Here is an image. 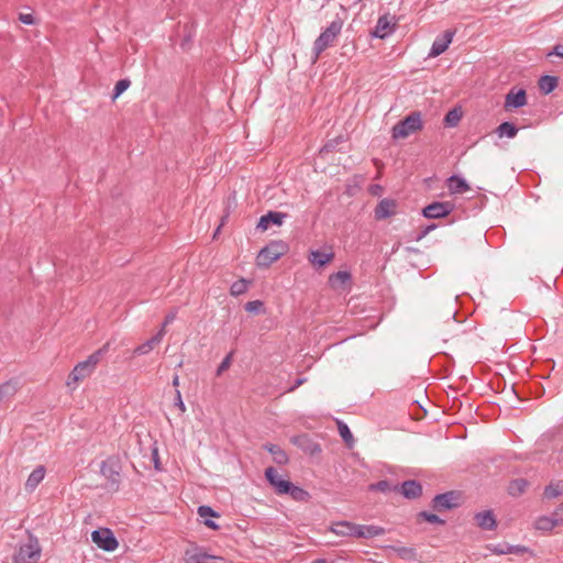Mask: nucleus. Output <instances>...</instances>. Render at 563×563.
Returning <instances> with one entry per match:
<instances>
[{
	"label": "nucleus",
	"mask_w": 563,
	"mask_h": 563,
	"mask_svg": "<svg viewBox=\"0 0 563 563\" xmlns=\"http://www.w3.org/2000/svg\"><path fill=\"white\" fill-rule=\"evenodd\" d=\"M42 556V545L37 537L27 534L25 542L18 545L13 554V563H38Z\"/></svg>",
	"instance_id": "1"
},
{
	"label": "nucleus",
	"mask_w": 563,
	"mask_h": 563,
	"mask_svg": "<svg viewBox=\"0 0 563 563\" xmlns=\"http://www.w3.org/2000/svg\"><path fill=\"white\" fill-rule=\"evenodd\" d=\"M101 356L102 351L98 350L89 355L86 361L78 363L68 375L66 385L71 388H76L80 382L93 373L97 364L101 360Z\"/></svg>",
	"instance_id": "2"
},
{
	"label": "nucleus",
	"mask_w": 563,
	"mask_h": 563,
	"mask_svg": "<svg viewBox=\"0 0 563 563\" xmlns=\"http://www.w3.org/2000/svg\"><path fill=\"white\" fill-rule=\"evenodd\" d=\"M265 477L275 488L277 494H290L294 498L299 499L305 495V490L294 486L289 481L285 479L274 467H267Z\"/></svg>",
	"instance_id": "3"
},
{
	"label": "nucleus",
	"mask_w": 563,
	"mask_h": 563,
	"mask_svg": "<svg viewBox=\"0 0 563 563\" xmlns=\"http://www.w3.org/2000/svg\"><path fill=\"white\" fill-rule=\"evenodd\" d=\"M288 247L282 241H273L262 249L256 257V264L260 267H269L274 262L280 258Z\"/></svg>",
	"instance_id": "4"
},
{
	"label": "nucleus",
	"mask_w": 563,
	"mask_h": 563,
	"mask_svg": "<svg viewBox=\"0 0 563 563\" xmlns=\"http://www.w3.org/2000/svg\"><path fill=\"white\" fill-rule=\"evenodd\" d=\"M342 21L336 20L333 21L314 41L313 51H314V60L319 57V55L327 49L329 46L333 45L334 41L339 36L342 30Z\"/></svg>",
	"instance_id": "5"
},
{
	"label": "nucleus",
	"mask_w": 563,
	"mask_h": 563,
	"mask_svg": "<svg viewBox=\"0 0 563 563\" xmlns=\"http://www.w3.org/2000/svg\"><path fill=\"white\" fill-rule=\"evenodd\" d=\"M422 129V119L419 112H413L393 128L394 139H406Z\"/></svg>",
	"instance_id": "6"
},
{
	"label": "nucleus",
	"mask_w": 563,
	"mask_h": 563,
	"mask_svg": "<svg viewBox=\"0 0 563 563\" xmlns=\"http://www.w3.org/2000/svg\"><path fill=\"white\" fill-rule=\"evenodd\" d=\"M92 542L106 552H114L119 548V541L109 528H99L91 533Z\"/></svg>",
	"instance_id": "7"
},
{
	"label": "nucleus",
	"mask_w": 563,
	"mask_h": 563,
	"mask_svg": "<svg viewBox=\"0 0 563 563\" xmlns=\"http://www.w3.org/2000/svg\"><path fill=\"white\" fill-rule=\"evenodd\" d=\"M329 531L336 537L357 538V525L346 520L332 521Z\"/></svg>",
	"instance_id": "8"
},
{
	"label": "nucleus",
	"mask_w": 563,
	"mask_h": 563,
	"mask_svg": "<svg viewBox=\"0 0 563 563\" xmlns=\"http://www.w3.org/2000/svg\"><path fill=\"white\" fill-rule=\"evenodd\" d=\"M533 529L543 533L550 534L555 528L563 526V518H555L551 516H539L534 519Z\"/></svg>",
	"instance_id": "9"
},
{
	"label": "nucleus",
	"mask_w": 563,
	"mask_h": 563,
	"mask_svg": "<svg viewBox=\"0 0 563 563\" xmlns=\"http://www.w3.org/2000/svg\"><path fill=\"white\" fill-rule=\"evenodd\" d=\"M461 497L459 494L454 492H449L445 494H441L434 497L433 499V508L437 511L449 510L455 508L460 505Z\"/></svg>",
	"instance_id": "10"
},
{
	"label": "nucleus",
	"mask_w": 563,
	"mask_h": 563,
	"mask_svg": "<svg viewBox=\"0 0 563 563\" xmlns=\"http://www.w3.org/2000/svg\"><path fill=\"white\" fill-rule=\"evenodd\" d=\"M455 32L452 30H446L442 35H440L432 44V47L429 53V57L434 58L442 53H444L450 44L453 41Z\"/></svg>",
	"instance_id": "11"
},
{
	"label": "nucleus",
	"mask_w": 563,
	"mask_h": 563,
	"mask_svg": "<svg viewBox=\"0 0 563 563\" xmlns=\"http://www.w3.org/2000/svg\"><path fill=\"white\" fill-rule=\"evenodd\" d=\"M185 560L186 563H217L216 561H223V558L210 555L202 549H194L186 551Z\"/></svg>",
	"instance_id": "12"
},
{
	"label": "nucleus",
	"mask_w": 563,
	"mask_h": 563,
	"mask_svg": "<svg viewBox=\"0 0 563 563\" xmlns=\"http://www.w3.org/2000/svg\"><path fill=\"white\" fill-rule=\"evenodd\" d=\"M395 26L396 22L394 16L385 14L378 19L373 35L378 38H385L395 30Z\"/></svg>",
	"instance_id": "13"
},
{
	"label": "nucleus",
	"mask_w": 563,
	"mask_h": 563,
	"mask_svg": "<svg viewBox=\"0 0 563 563\" xmlns=\"http://www.w3.org/2000/svg\"><path fill=\"white\" fill-rule=\"evenodd\" d=\"M453 209L451 202H433L423 209V216L438 219L448 216Z\"/></svg>",
	"instance_id": "14"
},
{
	"label": "nucleus",
	"mask_w": 563,
	"mask_h": 563,
	"mask_svg": "<svg viewBox=\"0 0 563 563\" xmlns=\"http://www.w3.org/2000/svg\"><path fill=\"white\" fill-rule=\"evenodd\" d=\"M351 274L346 271H340L329 276V285L335 291H345L350 288Z\"/></svg>",
	"instance_id": "15"
},
{
	"label": "nucleus",
	"mask_w": 563,
	"mask_h": 563,
	"mask_svg": "<svg viewBox=\"0 0 563 563\" xmlns=\"http://www.w3.org/2000/svg\"><path fill=\"white\" fill-rule=\"evenodd\" d=\"M526 103H527L526 91L523 89H519V90L511 89L506 95L504 107L506 110H511V109L523 107Z\"/></svg>",
	"instance_id": "16"
},
{
	"label": "nucleus",
	"mask_w": 563,
	"mask_h": 563,
	"mask_svg": "<svg viewBox=\"0 0 563 563\" xmlns=\"http://www.w3.org/2000/svg\"><path fill=\"white\" fill-rule=\"evenodd\" d=\"M46 475V468L43 465H37L29 475L24 483V489L27 493H33L37 486L43 482Z\"/></svg>",
	"instance_id": "17"
},
{
	"label": "nucleus",
	"mask_w": 563,
	"mask_h": 563,
	"mask_svg": "<svg viewBox=\"0 0 563 563\" xmlns=\"http://www.w3.org/2000/svg\"><path fill=\"white\" fill-rule=\"evenodd\" d=\"M165 335V330L161 329L157 334H155L153 338L144 342L143 344L139 345L134 349L133 354L134 355H146L150 352H152L163 340V336Z\"/></svg>",
	"instance_id": "18"
},
{
	"label": "nucleus",
	"mask_w": 563,
	"mask_h": 563,
	"mask_svg": "<svg viewBox=\"0 0 563 563\" xmlns=\"http://www.w3.org/2000/svg\"><path fill=\"white\" fill-rule=\"evenodd\" d=\"M198 515L202 519V523L212 530H218L220 527L216 523L213 518H219L220 515L216 512L211 507L209 506H200L198 508Z\"/></svg>",
	"instance_id": "19"
},
{
	"label": "nucleus",
	"mask_w": 563,
	"mask_h": 563,
	"mask_svg": "<svg viewBox=\"0 0 563 563\" xmlns=\"http://www.w3.org/2000/svg\"><path fill=\"white\" fill-rule=\"evenodd\" d=\"M334 258L333 252H321V251H311L309 253L308 260L311 265L314 267H323L327 264H330Z\"/></svg>",
	"instance_id": "20"
},
{
	"label": "nucleus",
	"mask_w": 563,
	"mask_h": 563,
	"mask_svg": "<svg viewBox=\"0 0 563 563\" xmlns=\"http://www.w3.org/2000/svg\"><path fill=\"white\" fill-rule=\"evenodd\" d=\"M474 520L476 526L484 530H493L496 527V519L490 510L476 514Z\"/></svg>",
	"instance_id": "21"
},
{
	"label": "nucleus",
	"mask_w": 563,
	"mask_h": 563,
	"mask_svg": "<svg viewBox=\"0 0 563 563\" xmlns=\"http://www.w3.org/2000/svg\"><path fill=\"white\" fill-rule=\"evenodd\" d=\"M101 474L110 479L112 483H118L120 478L118 463L112 460H107L101 464Z\"/></svg>",
	"instance_id": "22"
},
{
	"label": "nucleus",
	"mask_w": 563,
	"mask_h": 563,
	"mask_svg": "<svg viewBox=\"0 0 563 563\" xmlns=\"http://www.w3.org/2000/svg\"><path fill=\"white\" fill-rule=\"evenodd\" d=\"M284 214L279 212H269L263 217H261L257 228L266 231L271 223L280 225L283 223Z\"/></svg>",
	"instance_id": "23"
},
{
	"label": "nucleus",
	"mask_w": 563,
	"mask_h": 563,
	"mask_svg": "<svg viewBox=\"0 0 563 563\" xmlns=\"http://www.w3.org/2000/svg\"><path fill=\"white\" fill-rule=\"evenodd\" d=\"M448 188L451 194H464L470 190L468 184L459 176H452L448 179Z\"/></svg>",
	"instance_id": "24"
},
{
	"label": "nucleus",
	"mask_w": 563,
	"mask_h": 563,
	"mask_svg": "<svg viewBox=\"0 0 563 563\" xmlns=\"http://www.w3.org/2000/svg\"><path fill=\"white\" fill-rule=\"evenodd\" d=\"M396 203L393 200H382L375 209V217L377 219H385L395 212Z\"/></svg>",
	"instance_id": "25"
},
{
	"label": "nucleus",
	"mask_w": 563,
	"mask_h": 563,
	"mask_svg": "<svg viewBox=\"0 0 563 563\" xmlns=\"http://www.w3.org/2000/svg\"><path fill=\"white\" fill-rule=\"evenodd\" d=\"M385 533V529L378 526H363L357 525V538H374L378 536H383Z\"/></svg>",
	"instance_id": "26"
},
{
	"label": "nucleus",
	"mask_w": 563,
	"mask_h": 563,
	"mask_svg": "<svg viewBox=\"0 0 563 563\" xmlns=\"http://www.w3.org/2000/svg\"><path fill=\"white\" fill-rule=\"evenodd\" d=\"M401 492L407 498H417L421 495L422 487L417 482L409 481L402 484Z\"/></svg>",
	"instance_id": "27"
},
{
	"label": "nucleus",
	"mask_w": 563,
	"mask_h": 563,
	"mask_svg": "<svg viewBox=\"0 0 563 563\" xmlns=\"http://www.w3.org/2000/svg\"><path fill=\"white\" fill-rule=\"evenodd\" d=\"M272 455L275 463L284 465L288 462L286 452L277 445L266 444L264 446Z\"/></svg>",
	"instance_id": "28"
},
{
	"label": "nucleus",
	"mask_w": 563,
	"mask_h": 563,
	"mask_svg": "<svg viewBox=\"0 0 563 563\" xmlns=\"http://www.w3.org/2000/svg\"><path fill=\"white\" fill-rule=\"evenodd\" d=\"M528 487V482L526 479L519 478L515 479L509 484L508 492L512 496H519L526 492Z\"/></svg>",
	"instance_id": "29"
},
{
	"label": "nucleus",
	"mask_w": 563,
	"mask_h": 563,
	"mask_svg": "<svg viewBox=\"0 0 563 563\" xmlns=\"http://www.w3.org/2000/svg\"><path fill=\"white\" fill-rule=\"evenodd\" d=\"M556 86H558V80L555 77L543 76L539 80V87H540L541 91L547 95L550 93L551 91H553Z\"/></svg>",
	"instance_id": "30"
},
{
	"label": "nucleus",
	"mask_w": 563,
	"mask_h": 563,
	"mask_svg": "<svg viewBox=\"0 0 563 563\" xmlns=\"http://www.w3.org/2000/svg\"><path fill=\"white\" fill-rule=\"evenodd\" d=\"M387 549L393 550L398 554V556L402 560H413L416 559V550L413 548L407 547H387Z\"/></svg>",
	"instance_id": "31"
},
{
	"label": "nucleus",
	"mask_w": 563,
	"mask_h": 563,
	"mask_svg": "<svg viewBox=\"0 0 563 563\" xmlns=\"http://www.w3.org/2000/svg\"><path fill=\"white\" fill-rule=\"evenodd\" d=\"M517 128L509 123V122H504L501 123L498 128H497V133L499 135V137H503V136H507V137H515L517 135Z\"/></svg>",
	"instance_id": "32"
},
{
	"label": "nucleus",
	"mask_w": 563,
	"mask_h": 563,
	"mask_svg": "<svg viewBox=\"0 0 563 563\" xmlns=\"http://www.w3.org/2000/svg\"><path fill=\"white\" fill-rule=\"evenodd\" d=\"M461 119H462L461 109L454 108L446 113V115L444 118V122L449 126H456L459 124V122L461 121Z\"/></svg>",
	"instance_id": "33"
},
{
	"label": "nucleus",
	"mask_w": 563,
	"mask_h": 563,
	"mask_svg": "<svg viewBox=\"0 0 563 563\" xmlns=\"http://www.w3.org/2000/svg\"><path fill=\"white\" fill-rule=\"evenodd\" d=\"M247 290V282L245 279L236 280L232 284L230 292L232 296H239Z\"/></svg>",
	"instance_id": "34"
},
{
	"label": "nucleus",
	"mask_w": 563,
	"mask_h": 563,
	"mask_svg": "<svg viewBox=\"0 0 563 563\" xmlns=\"http://www.w3.org/2000/svg\"><path fill=\"white\" fill-rule=\"evenodd\" d=\"M527 549L525 547H507V548H494L492 551L495 554H512V553H522Z\"/></svg>",
	"instance_id": "35"
},
{
	"label": "nucleus",
	"mask_w": 563,
	"mask_h": 563,
	"mask_svg": "<svg viewBox=\"0 0 563 563\" xmlns=\"http://www.w3.org/2000/svg\"><path fill=\"white\" fill-rule=\"evenodd\" d=\"M339 431L345 443L351 446L354 440L349 427L344 423H339Z\"/></svg>",
	"instance_id": "36"
},
{
	"label": "nucleus",
	"mask_w": 563,
	"mask_h": 563,
	"mask_svg": "<svg viewBox=\"0 0 563 563\" xmlns=\"http://www.w3.org/2000/svg\"><path fill=\"white\" fill-rule=\"evenodd\" d=\"M131 82L128 79L119 80L114 86V95L113 100H115L120 95H122L129 87Z\"/></svg>",
	"instance_id": "37"
},
{
	"label": "nucleus",
	"mask_w": 563,
	"mask_h": 563,
	"mask_svg": "<svg viewBox=\"0 0 563 563\" xmlns=\"http://www.w3.org/2000/svg\"><path fill=\"white\" fill-rule=\"evenodd\" d=\"M562 493L561 488L559 487V485H549L545 487L544 489V496L548 498V499H552V498H555L558 496H560Z\"/></svg>",
	"instance_id": "38"
},
{
	"label": "nucleus",
	"mask_w": 563,
	"mask_h": 563,
	"mask_svg": "<svg viewBox=\"0 0 563 563\" xmlns=\"http://www.w3.org/2000/svg\"><path fill=\"white\" fill-rule=\"evenodd\" d=\"M419 517H421L423 520L430 522V523H439V525H443L444 521L442 519H440L437 515H433V514H429V512H420L419 514Z\"/></svg>",
	"instance_id": "39"
},
{
	"label": "nucleus",
	"mask_w": 563,
	"mask_h": 563,
	"mask_svg": "<svg viewBox=\"0 0 563 563\" xmlns=\"http://www.w3.org/2000/svg\"><path fill=\"white\" fill-rule=\"evenodd\" d=\"M262 307H263V302L261 300H253V301H249L245 305V310L247 312L255 313V312L260 311Z\"/></svg>",
	"instance_id": "40"
},
{
	"label": "nucleus",
	"mask_w": 563,
	"mask_h": 563,
	"mask_svg": "<svg viewBox=\"0 0 563 563\" xmlns=\"http://www.w3.org/2000/svg\"><path fill=\"white\" fill-rule=\"evenodd\" d=\"M231 365V355H228L219 365L217 369V375H221L224 371H227Z\"/></svg>",
	"instance_id": "41"
},
{
	"label": "nucleus",
	"mask_w": 563,
	"mask_h": 563,
	"mask_svg": "<svg viewBox=\"0 0 563 563\" xmlns=\"http://www.w3.org/2000/svg\"><path fill=\"white\" fill-rule=\"evenodd\" d=\"M175 406L179 409L181 413L186 412L187 408L185 402L183 401L181 394L179 390H176V401Z\"/></svg>",
	"instance_id": "42"
},
{
	"label": "nucleus",
	"mask_w": 563,
	"mask_h": 563,
	"mask_svg": "<svg viewBox=\"0 0 563 563\" xmlns=\"http://www.w3.org/2000/svg\"><path fill=\"white\" fill-rule=\"evenodd\" d=\"M19 20L22 23L27 24V25L34 24V22H35L33 15L31 13H20Z\"/></svg>",
	"instance_id": "43"
},
{
	"label": "nucleus",
	"mask_w": 563,
	"mask_h": 563,
	"mask_svg": "<svg viewBox=\"0 0 563 563\" xmlns=\"http://www.w3.org/2000/svg\"><path fill=\"white\" fill-rule=\"evenodd\" d=\"M371 489H377V490L385 492L388 489V483L385 481L379 482L377 484L371 485Z\"/></svg>",
	"instance_id": "44"
},
{
	"label": "nucleus",
	"mask_w": 563,
	"mask_h": 563,
	"mask_svg": "<svg viewBox=\"0 0 563 563\" xmlns=\"http://www.w3.org/2000/svg\"><path fill=\"white\" fill-rule=\"evenodd\" d=\"M175 319V313H172V314H168L166 318H165V321H164V324H163V328L165 331H166V325L172 323Z\"/></svg>",
	"instance_id": "45"
},
{
	"label": "nucleus",
	"mask_w": 563,
	"mask_h": 563,
	"mask_svg": "<svg viewBox=\"0 0 563 563\" xmlns=\"http://www.w3.org/2000/svg\"><path fill=\"white\" fill-rule=\"evenodd\" d=\"M555 518H563V503L552 514Z\"/></svg>",
	"instance_id": "46"
},
{
	"label": "nucleus",
	"mask_w": 563,
	"mask_h": 563,
	"mask_svg": "<svg viewBox=\"0 0 563 563\" xmlns=\"http://www.w3.org/2000/svg\"><path fill=\"white\" fill-rule=\"evenodd\" d=\"M8 389L9 385H0V402L3 400Z\"/></svg>",
	"instance_id": "47"
},
{
	"label": "nucleus",
	"mask_w": 563,
	"mask_h": 563,
	"mask_svg": "<svg viewBox=\"0 0 563 563\" xmlns=\"http://www.w3.org/2000/svg\"><path fill=\"white\" fill-rule=\"evenodd\" d=\"M556 56H560V57H563V46H555L554 47V52H553Z\"/></svg>",
	"instance_id": "48"
},
{
	"label": "nucleus",
	"mask_w": 563,
	"mask_h": 563,
	"mask_svg": "<svg viewBox=\"0 0 563 563\" xmlns=\"http://www.w3.org/2000/svg\"><path fill=\"white\" fill-rule=\"evenodd\" d=\"M173 385L174 386H178L179 385V377L178 376H175L174 379H173Z\"/></svg>",
	"instance_id": "49"
},
{
	"label": "nucleus",
	"mask_w": 563,
	"mask_h": 563,
	"mask_svg": "<svg viewBox=\"0 0 563 563\" xmlns=\"http://www.w3.org/2000/svg\"><path fill=\"white\" fill-rule=\"evenodd\" d=\"M311 563H327V561L323 559H318V560L312 561Z\"/></svg>",
	"instance_id": "50"
}]
</instances>
